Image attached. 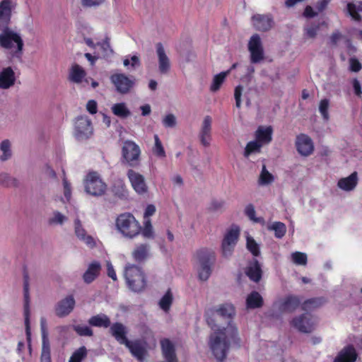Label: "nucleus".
I'll use <instances>...</instances> for the list:
<instances>
[{
    "mask_svg": "<svg viewBox=\"0 0 362 362\" xmlns=\"http://www.w3.org/2000/svg\"><path fill=\"white\" fill-rule=\"evenodd\" d=\"M93 134L91 120L87 116H79L75 122V137L79 141L88 139Z\"/></svg>",
    "mask_w": 362,
    "mask_h": 362,
    "instance_id": "obj_10",
    "label": "nucleus"
},
{
    "mask_svg": "<svg viewBox=\"0 0 362 362\" xmlns=\"http://www.w3.org/2000/svg\"><path fill=\"white\" fill-rule=\"evenodd\" d=\"M291 324L294 328L303 333H310L314 329L313 323L308 313L294 317Z\"/></svg>",
    "mask_w": 362,
    "mask_h": 362,
    "instance_id": "obj_18",
    "label": "nucleus"
},
{
    "mask_svg": "<svg viewBox=\"0 0 362 362\" xmlns=\"http://www.w3.org/2000/svg\"><path fill=\"white\" fill-rule=\"evenodd\" d=\"M349 69L351 71L358 72L362 69L361 62L354 57L349 59Z\"/></svg>",
    "mask_w": 362,
    "mask_h": 362,
    "instance_id": "obj_61",
    "label": "nucleus"
},
{
    "mask_svg": "<svg viewBox=\"0 0 362 362\" xmlns=\"http://www.w3.org/2000/svg\"><path fill=\"white\" fill-rule=\"evenodd\" d=\"M358 184L357 172L352 173L349 176L341 178L337 183V186L344 191L353 190Z\"/></svg>",
    "mask_w": 362,
    "mask_h": 362,
    "instance_id": "obj_29",
    "label": "nucleus"
},
{
    "mask_svg": "<svg viewBox=\"0 0 362 362\" xmlns=\"http://www.w3.org/2000/svg\"><path fill=\"white\" fill-rule=\"evenodd\" d=\"M173 296L171 290L169 288L160 300L158 305L163 310L167 312L170 310V308L173 303Z\"/></svg>",
    "mask_w": 362,
    "mask_h": 362,
    "instance_id": "obj_43",
    "label": "nucleus"
},
{
    "mask_svg": "<svg viewBox=\"0 0 362 362\" xmlns=\"http://www.w3.org/2000/svg\"><path fill=\"white\" fill-rule=\"evenodd\" d=\"M74 230L76 235L80 240L84 238V237L87 235L86 230L83 227L81 221L78 218L74 221Z\"/></svg>",
    "mask_w": 362,
    "mask_h": 362,
    "instance_id": "obj_53",
    "label": "nucleus"
},
{
    "mask_svg": "<svg viewBox=\"0 0 362 362\" xmlns=\"http://www.w3.org/2000/svg\"><path fill=\"white\" fill-rule=\"evenodd\" d=\"M176 117L173 114L167 115L163 119V124L165 127L173 128L176 126Z\"/></svg>",
    "mask_w": 362,
    "mask_h": 362,
    "instance_id": "obj_55",
    "label": "nucleus"
},
{
    "mask_svg": "<svg viewBox=\"0 0 362 362\" xmlns=\"http://www.w3.org/2000/svg\"><path fill=\"white\" fill-rule=\"evenodd\" d=\"M245 273L250 280L256 283L260 281L262 272L257 259H253L252 263H251L247 268Z\"/></svg>",
    "mask_w": 362,
    "mask_h": 362,
    "instance_id": "obj_30",
    "label": "nucleus"
},
{
    "mask_svg": "<svg viewBox=\"0 0 362 362\" xmlns=\"http://www.w3.org/2000/svg\"><path fill=\"white\" fill-rule=\"evenodd\" d=\"M243 88L242 86L239 85L235 87L234 91V97L235 100V106L238 108H240L241 106V96Z\"/></svg>",
    "mask_w": 362,
    "mask_h": 362,
    "instance_id": "obj_62",
    "label": "nucleus"
},
{
    "mask_svg": "<svg viewBox=\"0 0 362 362\" xmlns=\"http://www.w3.org/2000/svg\"><path fill=\"white\" fill-rule=\"evenodd\" d=\"M264 300L262 296L256 291H252L246 298V307L247 309H256L263 306Z\"/></svg>",
    "mask_w": 362,
    "mask_h": 362,
    "instance_id": "obj_32",
    "label": "nucleus"
},
{
    "mask_svg": "<svg viewBox=\"0 0 362 362\" xmlns=\"http://www.w3.org/2000/svg\"><path fill=\"white\" fill-rule=\"evenodd\" d=\"M83 184L85 192L93 197H101L107 189V185L97 172L89 173L86 176Z\"/></svg>",
    "mask_w": 362,
    "mask_h": 362,
    "instance_id": "obj_8",
    "label": "nucleus"
},
{
    "mask_svg": "<svg viewBox=\"0 0 362 362\" xmlns=\"http://www.w3.org/2000/svg\"><path fill=\"white\" fill-rule=\"evenodd\" d=\"M87 349L83 346L76 350L70 357L69 362H81L87 356Z\"/></svg>",
    "mask_w": 362,
    "mask_h": 362,
    "instance_id": "obj_45",
    "label": "nucleus"
},
{
    "mask_svg": "<svg viewBox=\"0 0 362 362\" xmlns=\"http://www.w3.org/2000/svg\"><path fill=\"white\" fill-rule=\"evenodd\" d=\"M125 346L134 358L139 362H144L145 356L147 354V350L146 349V342L145 341L141 339L129 340V343H127Z\"/></svg>",
    "mask_w": 362,
    "mask_h": 362,
    "instance_id": "obj_15",
    "label": "nucleus"
},
{
    "mask_svg": "<svg viewBox=\"0 0 362 362\" xmlns=\"http://www.w3.org/2000/svg\"><path fill=\"white\" fill-rule=\"evenodd\" d=\"M63 185L64 197L67 200H69L71 195V184L68 182L66 177L63 179Z\"/></svg>",
    "mask_w": 362,
    "mask_h": 362,
    "instance_id": "obj_64",
    "label": "nucleus"
},
{
    "mask_svg": "<svg viewBox=\"0 0 362 362\" xmlns=\"http://www.w3.org/2000/svg\"><path fill=\"white\" fill-rule=\"evenodd\" d=\"M76 301L72 295L67 296L59 300L55 306V314L59 317H64L69 315L75 307Z\"/></svg>",
    "mask_w": 362,
    "mask_h": 362,
    "instance_id": "obj_20",
    "label": "nucleus"
},
{
    "mask_svg": "<svg viewBox=\"0 0 362 362\" xmlns=\"http://www.w3.org/2000/svg\"><path fill=\"white\" fill-rule=\"evenodd\" d=\"M303 298L302 296L288 295L280 303L279 310L281 313H293L300 306Z\"/></svg>",
    "mask_w": 362,
    "mask_h": 362,
    "instance_id": "obj_21",
    "label": "nucleus"
},
{
    "mask_svg": "<svg viewBox=\"0 0 362 362\" xmlns=\"http://www.w3.org/2000/svg\"><path fill=\"white\" fill-rule=\"evenodd\" d=\"M240 233V228L236 225H233L231 228L226 233L222 241L221 248L223 255L226 257H230L236 245Z\"/></svg>",
    "mask_w": 362,
    "mask_h": 362,
    "instance_id": "obj_12",
    "label": "nucleus"
},
{
    "mask_svg": "<svg viewBox=\"0 0 362 362\" xmlns=\"http://www.w3.org/2000/svg\"><path fill=\"white\" fill-rule=\"evenodd\" d=\"M156 53L158 59V70L161 74H166L170 69V62L168 57L166 55L164 47L161 42H158L156 45Z\"/></svg>",
    "mask_w": 362,
    "mask_h": 362,
    "instance_id": "obj_24",
    "label": "nucleus"
},
{
    "mask_svg": "<svg viewBox=\"0 0 362 362\" xmlns=\"http://www.w3.org/2000/svg\"><path fill=\"white\" fill-rule=\"evenodd\" d=\"M247 248L255 257L260 255L259 245L252 237L247 238Z\"/></svg>",
    "mask_w": 362,
    "mask_h": 362,
    "instance_id": "obj_49",
    "label": "nucleus"
},
{
    "mask_svg": "<svg viewBox=\"0 0 362 362\" xmlns=\"http://www.w3.org/2000/svg\"><path fill=\"white\" fill-rule=\"evenodd\" d=\"M153 138L155 141V144L153 148V153L159 158H165L166 156L165 151L158 136L155 134Z\"/></svg>",
    "mask_w": 362,
    "mask_h": 362,
    "instance_id": "obj_46",
    "label": "nucleus"
},
{
    "mask_svg": "<svg viewBox=\"0 0 362 362\" xmlns=\"http://www.w3.org/2000/svg\"><path fill=\"white\" fill-rule=\"evenodd\" d=\"M73 329L79 336L92 337L93 335V329L88 326L74 325Z\"/></svg>",
    "mask_w": 362,
    "mask_h": 362,
    "instance_id": "obj_50",
    "label": "nucleus"
},
{
    "mask_svg": "<svg viewBox=\"0 0 362 362\" xmlns=\"http://www.w3.org/2000/svg\"><path fill=\"white\" fill-rule=\"evenodd\" d=\"M111 109L115 115L122 119L131 115V112L124 103H116L112 105Z\"/></svg>",
    "mask_w": 362,
    "mask_h": 362,
    "instance_id": "obj_38",
    "label": "nucleus"
},
{
    "mask_svg": "<svg viewBox=\"0 0 362 362\" xmlns=\"http://www.w3.org/2000/svg\"><path fill=\"white\" fill-rule=\"evenodd\" d=\"M252 21L255 28L260 32L269 31L274 25V21L271 14H255L252 16Z\"/></svg>",
    "mask_w": 362,
    "mask_h": 362,
    "instance_id": "obj_17",
    "label": "nucleus"
},
{
    "mask_svg": "<svg viewBox=\"0 0 362 362\" xmlns=\"http://www.w3.org/2000/svg\"><path fill=\"white\" fill-rule=\"evenodd\" d=\"M357 356L358 354L354 346L348 345L338 354L334 362H355Z\"/></svg>",
    "mask_w": 362,
    "mask_h": 362,
    "instance_id": "obj_28",
    "label": "nucleus"
},
{
    "mask_svg": "<svg viewBox=\"0 0 362 362\" xmlns=\"http://www.w3.org/2000/svg\"><path fill=\"white\" fill-rule=\"evenodd\" d=\"M40 362H52L49 343L42 344Z\"/></svg>",
    "mask_w": 362,
    "mask_h": 362,
    "instance_id": "obj_51",
    "label": "nucleus"
},
{
    "mask_svg": "<svg viewBox=\"0 0 362 362\" xmlns=\"http://www.w3.org/2000/svg\"><path fill=\"white\" fill-rule=\"evenodd\" d=\"M124 278L128 288L139 293L146 286V275L141 267L135 264H127L124 269Z\"/></svg>",
    "mask_w": 362,
    "mask_h": 362,
    "instance_id": "obj_3",
    "label": "nucleus"
},
{
    "mask_svg": "<svg viewBox=\"0 0 362 362\" xmlns=\"http://www.w3.org/2000/svg\"><path fill=\"white\" fill-rule=\"evenodd\" d=\"M211 117L209 115L205 116L199 134L200 142L205 147L210 145L211 140Z\"/></svg>",
    "mask_w": 362,
    "mask_h": 362,
    "instance_id": "obj_23",
    "label": "nucleus"
},
{
    "mask_svg": "<svg viewBox=\"0 0 362 362\" xmlns=\"http://www.w3.org/2000/svg\"><path fill=\"white\" fill-rule=\"evenodd\" d=\"M67 218L59 211L54 212V217L49 219V223L62 225Z\"/></svg>",
    "mask_w": 362,
    "mask_h": 362,
    "instance_id": "obj_59",
    "label": "nucleus"
},
{
    "mask_svg": "<svg viewBox=\"0 0 362 362\" xmlns=\"http://www.w3.org/2000/svg\"><path fill=\"white\" fill-rule=\"evenodd\" d=\"M101 270V264L98 261H93L89 264L87 269L83 274V280L90 284L99 276Z\"/></svg>",
    "mask_w": 362,
    "mask_h": 362,
    "instance_id": "obj_27",
    "label": "nucleus"
},
{
    "mask_svg": "<svg viewBox=\"0 0 362 362\" xmlns=\"http://www.w3.org/2000/svg\"><path fill=\"white\" fill-rule=\"evenodd\" d=\"M127 175L132 187L139 194H143L147 192L148 187L146 184L144 177L142 175L132 169H129L127 171Z\"/></svg>",
    "mask_w": 362,
    "mask_h": 362,
    "instance_id": "obj_19",
    "label": "nucleus"
},
{
    "mask_svg": "<svg viewBox=\"0 0 362 362\" xmlns=\"http://www.w3.org/2000/svg\"><path fill=\"white\" fill-rule=\"evenodd\" d=\"M142 235L147 238L153 237V227L150 220H147L144 223V228L141 231Z\"/></svg>",
    "mask_w": 362,
    "mask_h": 362,
    "instance_id": "obj_58",
    "label": "nucleus"
},
{
    "mask_svg": "<svg viewBox=\"0 0 362 362\" xmlns=\"http://www.w3.org/2000/svg\"><path fill=\"white\" fill-rule=\"evenodd\" d=\"M262 144L258 140L248 142L244 151V156L247 158L252 153H259Z\"/></svg>",
    "mask_w": 362,
    "mask_h": 362,
    "instance_id": "obj_44",
    "label": "nucleus"
},
{
    "mask_svg": "<svg viewBox=\"0 0 362 362\" xmlns=\"http://www.w3.org/2000/svg\"><path fill=\"white\" fill-rule=\"evenodd\" d=\"M19 181L16 177H11L7 173H0V185L4 187H18L19 186Z\"/></svg>",
    "mask_w": 362,
    "mask_h": 362,
    "instance_id": "obj_37",
    "label": "nucleus"
},
{
    "mask_svg": "<svg viewBox=\"0 0 362 362\" xmlns=\"http://www.w3.org/2000/svg\"><path fill=\"white\" fill-rule=\"evenodd\" d=\"M15 72L11 66L4 68L0 72V88L8 89L15 84Z\"/></svg>",
    "mask_w": 362,
    "mask_h": 362,
    "instance_id": "obj_25",
    "label": "nucleus"
},
{
    "mask_svg": "<svg viewBox=\"0 0 362 362\" xmlns=\"http://www.w3.org/2000/svg\"><path fill=\"white\" fill-rule=\"evenodd\" d=\"M296 146L298 153L303 156H308L314 151V144L311 138L305 134H300L296 136Z\"/></svg>",
    "mask_w": 362,
    "mask_h": 362,
    "instance_id": "obj_16",
    "label": "nucleus"
},
{
    "mask_svg": "<svg viewBox=\"0 0 362 362\" xmlns=\"http://www.w3.org/2000/svg\"><path fill=\"white\" fill-rule=\"evenodd\" d=\"M293 262L299 265H305L307 264V255L305 253L295 252L291 255Z\"/></svg>",
    "mask_w": 362,
    "mask_h": 362,
    "instance_id": "obj_52",
    "label": "nucleus"
},
{
    "mask_svg": "<svg viewBox=\"0 0 362 362\" xmlns=\"http://www.w3.org/2000/svg\"><path fill=\"white\" fill-rule=\"evenodd\" d=\"M324 25H327L325 21L321 23H311L310 25L304 28L305 35L309 38H315L317 32L320 30V26Z\"/></svg>",
    "mask_w": 362,
    "mask_h": 362,
    "instance_id": "obj_42",
    "label": "nucleus"
},
{
    "mask_svg": "<svg viewBox=\"0 0 362 362\" xmlns=\"http://www.w3.org/2000/svg\"><path fill=\"white\" fill-rule=\"evenodd\" d=\"M196 258L198 264V276L202 281H206L211 274L212 266L216 261L214 252L207 248L197 251Z\"/></svg>",
    "mask_w": 362,
    "mask_h": 362,
    "instance_id": "obj_4",
    "label": "nucleus"
},
{
    "mask_svg": "<svg viewBox=\"0 0 362 362\" xmlns=\"http://www.w3.org/2000/svg\"><path fill=\"white\" fill-rule=\"evenodd\" d=\"M230 73V70H228L226 71L221 72L218 74H216L214 76L212 83L210 86V90L212 92H216L218 90L223 83L227 75Z\"/></svg>",
    "mask_w": 362,
    "mask_h": 362,
    "instance_id": "obj_40",
    "label": "nucleus"
},
{
    "mask_svg": "<svg viewBox=\"0 0 362 362\" xmlns=\"http://www.w3.org/2000/svg\"><path fill=\"white\" fill-rule=\"evenodd\" d=\"M118 230L125 237L133 238L141 231V227L135 217L130 213H124L116 219Z\"/></svg>",
    "mask_w": 362,
    "mask_h": 362,
    "instance_id": "obj_6",
    "label": "nucleus"
},
{
    "mask_svg": "<svg viewBox=\"0 0 362 362\" xmlns=\"http://www.w3.org/2000/svg\"><path fill=\"white\" fill-rule=\"evenodd\" d=\"M11 146V144L8 139H5L1 141L0 144V149L3 153L0 156L1 161H6L12 157V151Z\"/></svg>",
    "mask_w": 362,
    "mask_h": 362,
    "instance_id": "obj_41",
    "label": "nucleus"
},
{
    "mask_svg": "<svg viewBox=\"0 0 362 362\" xmlns=\"http://www.w3.org/2000/svg\"><path fill=\"white\" fill-rule=\"evenodd\" d=\"M272 128L259 127L256 131V137L259 141L269 143L272 141Z\"/></svg>",
    "mask_w": 362,
    "mask_h": 362,
    "instance_id": "obj_35",
    "label": "nucleus"
},
{
    "mask_svg": "<svg viewBox=\"0 0 362 362\" xmlns=\"http://www.w3.org/2000/svg\"><path fill=\"white\" fill-rule=\"evenodd\" d=\"M160 346L163 355L166 362H178L174 344L172 341L166 338L160 340Z\"/></svg>",
    "mask_w": 362,
    "mask_h": 362,
    "instance_id": "obj_26",
    "label": "nucleus"
},
{
    "mask_svg": "<svg viewBox=\"0 0 362 362\" xmlns=\"http://www.w3.org/2000/svg\"><path fill=\"white\" fill-rule=\"evenodd\" d=\"M274 179L272 174L267 171L265 173H260L259 182L261 185H268L272 182Z\"/></svg>",
    "mask_w": 362,
    "mask_h": 362,
    "instance_id": "obj_60",
    "label": "nucleus"
},
{
    "mask_svg": "<svg viewBox=\"0 0 362 362\" xmlns=\"http://www.w3.org/2000/svg\"><path fill=\"white\" fill-rule=\"evenodd\" d=\"M98 45L100 46L103 50L105 52V55L109 56L113 54V49L110 47V38L106 37L102 42H98Z\"/></svg>",
    "mask_w": 362,
    "mask_h": 362,
    "instance_id": "obj_57",
    "label": "nucleus"
},
{
    "mask_svg": "<svg viewBox=\"0 0 362 362\" xmlns=\"http://www.w3.org/2000/svg\"><path fill=\"white\" fill-rule=\"evenodd\" d=\"M23 46L24 42L19 33L11 28L1 30L0 47L11 50L13 57L21 58Z\"/></svg>",
    "mask_w": 362,
    "mask_h": 362,
    "instance_id": "obj_2",
    "label": "nucleus"
},
{
    "mask_svg": "<svg viewBox=\"0 0 362 362\" xmlns=\"http://www.w3.org/2000/svg\"><path fill=\"white\" fill-rule=\"evenodd\" d=\"M40 328L42 333V344L49 343L48 339V332L47 330L46 320L44 317H42L40 320Z\"/></svg>",
    "mask_w": 362,
    "mask_h": 362,
    "instance_id": "obj_54",
    "label": "nucleus"
},
{
    "mask_svg": "<svg viewBox=\"0 0 362 362\" xmlns=\"http://www.w3.org/2000/svg\"><path fill=\"white\" fill-rule=\"evenodd\" d=\"M147 245H141L134 252L133 257L137 262H141L144 260L147 257Z\"/></svg>",
    "mask_w": 362,
    "mask_h": 362,
    "instance_id": "obj_47",
    "label": "nucleus"
},
{
    "mask_svg": "<svg viewBox=\"0 0 362 362\" xmlns=\"http://www.w3.org/2000/svg\"><path fill=\"white\" fill-rule=\"evenodd\" d=\"M235 315V307L230 303L222 304L219 308H209L205 311L204 317L209 327L211 329H214L217 327L216 324V317H220L223 319L228 320V323H230V320Z\"/></svg>",
    "mask_w": 362,
    "mask_h": 362,
    "instance_id": "obj_7",
    "label": "nucleus"
},
{
    "mask_svg": "<svg viewBox=\"0 0 362 362\" xmlns=\"http://www.w3.org/2000/svg\"><path fill=\"white\" fill-rule=\"evenodd\" d=\"M88 322L90 326L96 327L107 328L111 325L110 317L104 313L92 316L89 318Z\"/></svg>",
    "mask_w": 362,
    "mask_h": 362,
    "instance_id": "obj_31",
    "label": "nucleus"
},
{
    "mask_svg": "<svg viewBox=\"0 0 362 362\" xmlns=\"http://www.w3.org/2000/svg\"><path fill=\"white\" fill-rule=\"evenodd\" d=\"M326 300L323 297L312 298L305 300L301 304V309L305 311L311 310L320 308L325 304Z\"/></svg>",
    "mask_w": 362,
    "mask_h": 362,
    "instance_id": "obj_33",
    "label": "nucleus"
},
{
    "mask_svg": "<svg viewBox=\"0 0 362 362\" xmlns=\"http://www.w3.org/2000/svg\"><path fill=\"white\" fill-rule=\"evenodd\" d=\"M16 6V4L12 0H2L0 2V31L9 28L11 13Z\"/></svg>",
    "mask_w": 362,
    "mask_h": 362,
    "instance_id": "obj_14",
    "label": "nucleus"
},
{
    "mask_svg": "<svg viewBox=\"0 0 362 362\" xmlns=\"http://www.w3.org/2000/svg\"><path fill=\"white\" fill-rule=\"evenodd\" d=\"M110 333L120 344L129 343L127 339L128 329L121 322H115L110 326Z\"/></svg>",
    "mask_w": 362,
    "mask_h": 362,
    "instance_id": "obj_22",
    "label": "nucleus"
},
{
    "mask_svg": "<svg viewBox=\"0 0 362 362\" xmlns=\"http://www.w3.org/2000/svg\"><path fill=\"white\" fill-rule=\"evenodd\" d=\"M230 341L240 346V339L238 337L237 327L228 323L226 327L218 329V332H215L210 337L209 346L211 351L218 361H223L227 356L230 347Z\"/></svg>",
    "mask_w": 362,
    "mask_h": 362,
    "instance_id": "obj_1",
    "label": "nucleus"
},
{
    "mask_svg": "<svg viewBox=\"0 0 362 362\" xmlns=\"http://www.w3.org/2000/svg\"><path fill=\"white\" fill-rule=\"evenodd\" d=\"M255 206L252 204H249L245 209V214L252 221L255 218Z\"/></svg>",
    "mask_w": 362,
    "mask_h": 362,
    "instance_id": "obj_63",
    "label": "nucleus"
},
{
    "mask_svg": "<svg viewBox=\"0 0 362 362\" xmlns=\"http://www.w3.org/2000/svg\"><path fill=\"white\" fill-rule=\"evenodd\" d=\"M110 81L114 84L116 91L124 95L129 93L134 86L136 78L132 76L128 77L124 74H115L110 76Z\"/></svg>",
    "mask_w": 362,
    "mask_h": 362,
    "instance_id": "obj_11",
    "label": "nucleus"
},
{
    "mask_svg": "<svg viewBox=\"0 0 362 362\" xmlns=\"http://www.w3.org/2000/svg\"><path fill=\"white\" fill-rule=\"evenodd\" d=\"M112 192L115 197L121 199H126L127 198L128 192L124 181L122 180H117L114 182Z\"/></svg>",
    "mask_w": 362,
    "mask_h": 362,
    "instance_id": "obj_34",
    "label": "nucleus"
},
{
    "mask_svg": "<svg viewBox=\"0 0 362 362\" xmlns=\"http://www.w3.org/2000/svg\"><path fill=\"white\" fill-rule=\"evenodd\" d=\"M120 162L124 165L138 168L141 164L140 147L132 140L122 142Z\"/></svg>",
    "mask_w": 362,
    "mask_h": 362,
    "instance_id": "obj_5",
    "label": "nucleus"
},
{
    "mask_svg": "<svg viewBox=\"0 0 362 362\" xmlns=\"http://www.w3.org/2000/svg\"><path fill=\"white\" fill-rule=\"evenodd\" d=\"M248 50L250 52V62L252 63H259L264 59V49L261 38L258 34H255L250 37L248 42Z\"/></svg>",
    "mask_w": 362,
    "mask_h": 362,
    "instance_id": "obj_13",
    "label": "nucleus"
},
{
    "mask_svg": "<svg viewBox=\"0 0 362 362\" xmlns=\"http://www.w3.org/2000/svg\"><path fill=\"white\" fill-rule=\"evenodd\" d=\"M226 204L223 200L213 199L209 208L210 211L216 212L221 211Z\"/></svg>",
    "mask_w": 362,
    "mask_h": 362,
    "instance_id": "obj_56",
    "label": "nucleus"
},
{
    "mask_svg": "<svg viewBox=\"0 0 362 362\" xmlns=\"http://www.w3.org/2000/svg\"><path fill=\"white\" fill-rule=\"evenodd\" d=\"M86 76V71L78 64H74L70 71L69 79L76 83L82 81Z\"/></svg>",
    "mask_w": 362,
    "mask_h": 362,
    "instance_id": "obj_36",
    "label": "nucleus"
},
{
    "mask_svg": "<svg viewBox=\"0 0 362 362\" xmlns=\"http://www.w3.org/2000/svg\"><path fill=\"white\" fill-rule=\"evenodd\" d=\"M267 229L269 230H274V236L279 239L282 238L286 232V225L280 221H276L272 224L267 226Z\"/></svg>",
    "mask_w": 362,
    "mask_h": 362,
    "instance_id": "obj_39",
    "label": "nucleus"
},
{
    "mask_svg": "<svg viewBox=\"0 0 362 362\" xmlns=\"http://www.w3.org/2000/svg\"><path fill=\"white\" fill-rule=\"evenodd\" d=\"M29 274L25 269L23 270V296H24V317L26 339L28 350L31 352V332L30 325V296H29Z\"/></svg>",
    "mask_w": 362,
    "mask_h": 362,
    "instance_id": "obj_9",
    "label": "nucleus"
},
{
    "mask_svg": "<svg viewBox=\"0 0 362 362\" xmlns=\"http://www.w3.org/2000/svg\"><path fill=\"white\" fill-rule=\"evenodd\" d=\"M329 106V100L327 98H324L320 100L319 105V111L324 119V120L327 121L329 118L328 109Z\"/></svg>",
    "mask_w": 362,
    "mask_h": 362,
    "instance_id": "obj_48",
    "label": "nucleus"
}]
</instances>
